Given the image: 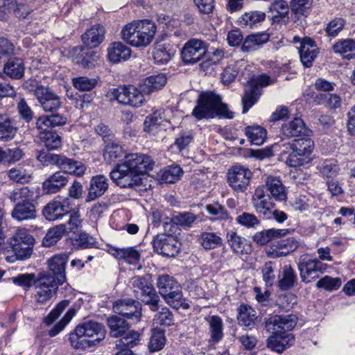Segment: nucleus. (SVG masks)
Masks as SVG:
<instances>
[{"instance_id": "a19ab883", "label": "nucleus", "mask_w": 355, "mask_h": 355, "mask_svg": "<svg viewBox=\"0 0 355 355\" xmlns=\"http://www.w3.org/2000/svg\"><path fill=\"white\" fill-rule=\"evenodd\" d=\"M34 243L23 244L21 245L14 244L12 248V255H7L6 260L9 262H15L16 260H26L33 254Z\"/></svg>"}, {"instance_id": "5fc2aeb1", "label": "nucleus", "mask_w": 355, "mask_h": 355, "mask_svg": "<svg viewBox=\"0 0 355 355\" xmlns=\"http://www.w3.org/2000/svg\"><path fill=\"white\" fill-rule=\"evenodd\" d=\"M9 179L17 183L28 182L31 178V173L21 165H17L7 171Z\"/></svg>"}, {"instance_id": "4c0bfd02", "label": "nucleus", "mask_w": 355, "mask_h": 355, "mask_svg": "<svg viewBox=\"0 0 355 355\" xmlns=\"http://www.w3.org/2000/svg\"><path fill=\"white\" fill-rule=\"evenodd\" d=\"M287 232L288 230L284 229H269L257 232L253 239L257 244L264 245L274 239L284 236Z\"/></svg>"}, {"instance_id": "bb28decb", "label": "nucleus", "mask_w": 355, "mask_h": 355, "mask_svg": "<svg viewBox=\"0 0 355 355\" xmlns=\"http://www.w3.org/2000/svg\"><path fill=\"white\" fill-rule=\"evenodd\" d=\"M167 82L166 76L164 73L152 75L145 78L139 87L145 94H150L162 89Z\"/></svg>"}, {"instance_id": "37998d69", "label": "nucleus", "mask_w": 355, "mask_h": 355, "mask_svg": "<svg viewBox=\"0 0 355 355\" xmlns=\"http://www.w3.org/2000/svg\"><path fill=\"white\" fill-rule=\"evenodd\" d=\"M266 18V14L259 10H251L245 12L238 20L239 24L241 27L252 28L258 23L263 21Z\"/></svg>"}, {"instance_id": "f8f14e48", "label": "nucleus", "mask_w": 355, "mask_h": 355, "mask_svg": "<svg viewBox=\"0 0 355 355\" xmlns=\"http://www.w3.org/2000/svg\"><path fill=\"white\" fill-rule=\"evenodd\" d=\"M154 250L165 257H175L180 251V243L171 235L157 234L153 241Z\"/></svg>"}, {"instance_id": "39448f33", "label": "nucleus", "mask_w": 355, "mask_h": 355, "mask_svg": "<svg viewBox=\"0 0 355 355\" xmlns=\"http://www.w3.org/2000/svg\"><path fill=\"white\" fill-rule=\"evenodd\" d=\"M156 33L155 24L148 19L133 21L121 31V38L136 47L146 46L153 41Z\"/></svg>"}, {"instance_id": "bf43d9fd", "label": "nucleus", "mask_w": 355, "mask_h": 355, "mask_svg": "<svg viewBox=\"0 0 355 355\" xmlns=\"http://www.w3.org/2000/svg\"><path fill=\"white\" fill-rule=\"evenodd\" d=\"M122 338L116 342V347L117 348H127L130 349L136 346L139 341L140 334L136 331H130L121 336Z\"/></svg>"}, {"instance_id": "20e7f679", "label": "nucleus", "mask_w": 355, "mask_h": 355, "mask_svg": "<svg viewBox=\"0 0 355 355\" xmlns=\"http://www.w3.org/2000/svg\"><path fill=\"white\" fill-rule=\"evenodd\" d=\"M192 115L198 120L211 119L220 116L232 119L234 114L227 105L222 102L221 97L214 92H202L198 96L197 105L192 111Z\"/></svg>"}, {"instance_id": "338daca9", "label": "nucleus", "mask_w": 355, "mask_h": 355, "mask_svg": "<svg viewBox=\"0 0 355 355\" xmlns=\"http://www.w3.org/2000/svg\"><path fill=\"white\" fill-rule=\"evenodd\" d=\"M339 171L337 162L334 159H326L320 166V172L324 176L333 178L336 176Z\"/></svg>"}, {"instance_id": "de8ad7c7", "label": "nucleus", "mask_w": 355, "mask_h": 355, "mask_svg": "<svg viewBox=\"0 0 355 355\" xmlns=\"http://www.w3.org/2000/svg\"><path fill=\"white\" fill-rule=\"evenodd\" d=\"M9 198L16 203H27L34 202V191L28 187L15 189L10 194Z\"/></svg>"}, {"instance_id": "ddd939ff", "label": "nucleus", "mask_w": 355, "mask_h": 355, "mask_svg": "<svg viewBox=\"0 0 355 355\" xmlns=\"http://www.w3.org/2000/svg\"><path fill=\"white\" fill-rule=\"evenodd\" d=\"M207 53L206 43L200 40L192 39L188 41L182 50V58L185 64L198 62Z\"/></svg>"}, {"instance_id": "f3484780", "label": "nucleus", "mask_w": 355, "mask_h": 355, "mask_svg": "<svg viewBox=\"0 0 355 355\" xmlns=\"http://www.w3.org/2000/svg\"><path fill=\"white\" fill-rule=\"evenodd\" d=\"M252 200L256 211L262 214L263 218L270 214V211L273 208L274 204L270 195L266 193L263 188L258 187L254 191Z\"/></svg>"}, {"instance_id": "c85d7f7f", "label": "nucleus", "mask_w": 355, "mask_h": 355, "mask_svg": "<svg viewBox=\"0 0 355 355\" xmlns=\"http://www.w3.org/2000/svg\"><path fill=\"white\" fill-rule=\"evenodd\" d=\"M17 128L14 120L6 114L0 113V141L12 140L17 132Z\"/></svg>"}, {"instance_id": "a878e982", "label": "nucleus", "mask_w": 355, "mask_h": 355, "mask_svg": "<svg viewBox=\"0 0 355 355\" xmlns=\"http://www.w3.org/2000/svg\"><path fill=\"white\" fill-rule=\"evenodd\" d=\"M289 6L284 0H275L269 7V17L273 21L286 23L288 21Z\"/></svg>"}, {"instance_id": "0eeeda50", "label": "nucleus", "mask_w": 355, "mask_h": 355, "mask_svg": "<svg viewBox=\"0 0 355 355\" xmlns=\"http://www.w3.org/2000/svg\"><path fill=\"white\" fill-rule=\"evenodd\" d=\"M156 285L159 294L171 307L175 309L189 307L183 297L182 286L174 277L168 275H160L157 279Z\"/></svg>"}, {"instance_id": "69168bd1", "label": "nucleus", "mask_w": 355, "mask_h": 355, "mask_svg": "<svg viewBox=\"0 0 355 355\" xmlns=\"http://www.w3.org/2000/svg\"><path fill=\"white\" fill-rule=\"evenodd\" d=\"M345 21L342 18H335L330 21L326 26L324 31L326 35L330 37H336L343 29Z\"/></svg>"}, {"instance_id": "4468645a", "label": "nucleus", "mask_w": 355, "mask_h": 355, "mask_svg": "<svg viewBox=\"0 0 355 355\" xmlns=\"http://www.w3.org/2000/svg\"><path fill=\"white\" fill-rule=\"evenodd\" d=\"M117 315L130 319L135 322L139 321L141 316V305L139 301L132 299H124L116 302L113 306Z\"/></svg>"}, {"instance_id": "c756f323", "label": "nucleus", "mask_w": 355, "mask_h": 355, "mask_svg": "<svg viewBox=\"0 0 355 355\" xmlns=\"http://www.w3.org/2000/svg\"><path fill=\"white\" fill-rule=\"evenodd\" d=\"M131 50L121 42H114L107 49V58L112 62H119L129 59Z\"/></svg>"}, {"instance_id": "473e14b6", "label": "nucleus", "mask_w": 355, "mask_h": 355, "mask_svg": "<svg viewBox=\"0 0 355 355\" xmlns=\"http://www.w3.org/2000/svg\"><path fill=\"white\" fill-rule=\"evenodd\" d=\"M24 66L23 61L18 58H10L4 64V73L12 79H21L24 74Z\"/></svg>"}, {"instance_id": "5701e85b", "label": "nucleus", "mask_w": 355, "mask_h": 355, "mask_svg": "<svg viewBox=\"0 0 355 355\" xmlns=\"http://www.w3.org/2000/svg\"><path fill=\"white\" fill-rule=\"evenodd\" d=\"M104 38L105 28L100 24L92 26L82 35L84 45L89 48L98 46L104 40Z\"/></svg>"}, {"instance_id": "2eb2a0df", "label": "nucleus", "mask_w": 355, "mask_h": 355, "mask_svg": "<svg viewBox=\"0 0 355 355\" xmlns=\"http://www.w3.org/2000/svg\"><path fill=\"white\" fill-rule=\"evenodd\" d=\"M324 269L322 263L318 259H304L298 263L301 279L305 283H309L318 277Z\"/></svg>"}, {"instance_id": "774afa93", "label": "nucleus", "mask_w": 355, "mask_h": 355, "mask_svg": "<svg viewBox=\"0 0 355 355\" xmlns=\"http://www.w3.org/2000/svg\"><path fill=\"white\" fill-rule=\"evenodd\" d=\"M13 284L28 290L35 284V275L33 273L19 274L11 278Z\"/></svg>"}, {"instance_id": "2f4dec72", "label": "nucleus", "mask_w": 355, "mask_h": 355, "mask_svg": "<svg viewBox=\"0 0 355 355\" xmlns=\"http://www.w3.org/2000/svg\"><path fill=\"white\" fill-rule=\"evenodd\" d=\"M297 281V276L291 265H285L278 281V287L281 291H288L293 288Z\"/></svg>"}, {"instance_id": "7c9ffc66", "label": "nucleus", "mask_w": 355, "mask_h": 355, "mask_svg": "<svg viewBox=\"0 0 355 355\" xmlns=\"http://www.w3.org/2000/svg\"><path fill=\"white\" fill-rule=\"evenodd\" d=\"M269 40V35L266 33H259L247 36L242 44L243 52H252L259 49Z\"/></svg>"}, {"instance_id": "9d476101", "label": "nucleus", "mask_w": 355, "mask_h": 355, "mask_svg": "<svg viewBox=\"0 0 355 355\" xmlns=\"http://www.w3.org/2000/svg\"><path fill=\"white\" fill-rule=\"evenodd\" d=\"M144 93L141 88L133 85L119 87L109 92L111 99H116L119 103L139 107L144 104Z\"/></svg>"}, {"instance_id": "f257e3e1", "label": "nucleus", "mask_w": 355, "mask_h": 355, "mask_svg": "<svg viewBox=\"0 0 355 355\" xmlns=\"http://www.w3.org/2000/svg\"><path fill=\"white\" fill-rule=\"evenodd\" d=\"M155 163L145 155L130 153L125 156L124 162L117 164L110 173L111 180L117 186L126 188L141 184L140 175L153 169Z\"/></svg>"}, {"instance_id": "e2e57ef3", "label": "nucleus", "mask_w": 355, "mask_h": 355, "mask_svg": "<svg viewBox=\"0 0 355 355\" xmlns=\"http://www.w3.org/2000/svg\"><path fill=\"white\" fill-rule=\"evenodd\" d=\"M34 243V238L24 229L18 230L10 239V244L11 246H13L14 244L21 245L23 244Z\"/></svg>"}, {"instance_id": "f03ea898", "label": "nucleus", "mask_w": 355, "mask_h": 355, "mask_svg": "<svg viewBox=\"0 0 355 355\" xmlns=\"http://www.w3.org/2000/svg\"><path fill=\"white\" fill-rule=\"evenodd\" d=\"M297 317L293 314L275 315L266 322V328L272 334L267 339V347L273 352L282 353L292 345L294 336L287 331H291L297 324Z\"/></svg>"}, {"instance_id": "412c9836", "label": "nucleus", "mask_w": 355, "mask_h": 355, "mask_svg": "<svg viewBox=\"0 0 355 355\" xmlns=\"http://www.w3.org/2000/svg\"><path fill=\"white\" fill-rule=\"evenodd\" d=\"M109 184L107 178L103 175H98L90 180L86 202L94 200L102 196L107 190Z\"/></svg>"}, {"instance_id": "3c124183", "label": "nucleus", "mask_w": 355, "mask_h": 355, "mask_svg": "<svg viewBox=\"0 0 355 355\" xmlns=\"http://www.w3.org/2000/svg\"><path fill=\"white\" fill-rule=\"evenodd\" d=\"M315 101L318 104L322 105L330 110H336L342 104L340 96L336 94H320L317 95Z\"/></svg>"}, {"instance_id": "6e6d98bb", "label": "nucleus", "mask_w": 355, "mask_h": 355, "mask_svg": "<svg viewBox=\"0 0 355 355\" xmlns=\"http://www.w3.org/2000/svg\"><path fill=\"white\" fill-rule=\"evenodd\" d=\"M199 241L207 250L215 249L222 243L221 238L214 232H202L199 236Z\"/></svg>"}, {"instance_id": "6e6552de", "label": "nucleus", "mask_w": 355, "mask_h": 355, "mask_svg": "<svg viewBox=\"0 0 355 355\" xmlns=\"http://www.w3.org/2000/svg\"><path fill=\"white\" fill-rule=\"evenodd\" d=\"M24 87L34 94L44 112H56L61 107L60 97L49 87L40 85L35 80H27Z\"/></svg>"}, {"instance_id": "052dcab7", "label": "nucleus", "mask_w": 355, "mask_h": 355, "mask_svg": "<svg viewBox=\"0 0 355 355\" xmlns=\"http://www.w3.org/2000/svg\"><path fill=\"white\" fill-rule=\"evenodd\" d=\"M165 344V336L164 331L155 329L153 331L148 348L150 352H155L161 350Z\"/></svg>"}, {"instance_id": "0e129e2a", "label": "nucleus", "mask_w": 355, "mask_h": 355, "mask_svg": "<svg viewBox=\"0 0 355 355\" xmlns=\"http://www.w3.org/2000/svg\"><path fill=\"white\" fill-rule=\"evenodd\" d=\"M155 324L161 326H171L173 324V315L167 307H162L154 316Z\"/></svg>"}, {"instance_id": "58836bf2", "label": "nucleus", "mask_w": 355, "mask_h": 355, "mask_svg": "<svg viewBox=\"0 0 355 355\" xmlns=\"http://www.w3.org/2000/svg\"><path fill=\"white\" fill-rule=\"evenodd\" d=\"M109 252L115 258L123 259L130 264L137 263L140 258V253L132 248L121 249L112 247L109 249Z\"/></svg>"}, {"instance_id": "423d86ee", "label": "nucleus", "mask_w": 355, "mask_h": 355, "mask_svg": "<svg viewBox=\"0 0 355 355\" xmlns=\"http://www.w3.org/2000/svg\"><path fill=\"white\" fill-rule=\"evenodd\" d=\"M104 327L94 321H87L78 325L69 336V341L75 349H85L104 339Z\"/></svg>"}, {"instance_id": "7ed1b4c3", "label": "nucleus", "mask_w": 355, "mask_h": 355, "mask_svg": "<svg viewBox=\"0 0 355 355\" xmlns=\"http://www.w3.org/2000/svg\"><path fill=\"white\" fill-rule=\"evenodd\" d=\"M278 147L281 150L282 159L285 158L286 164L291 167H298L310 162V155L314 148V142L310 138L304 136L282 144L275 143L272 146V148L275 150Z\"/></svg>"}, {"instance_id": "cd10ccee", "label": "nucleus", "mask_w": 355, "mask_h": 355, "mask_svg": "<svg viewBox=\"0 0 355 355\" xmlns=\"http://www.w3.org/2000/svg\"><path fill=\"white\" fill-rule=\"evenodd\" d=\"M107 324L110 329V336L118 338L124 336L130 328V324L121 316L114 315L107 319Z\"/></svg>"}, {"instance_id": "864d4df0", "label": "nucleus", "mask_w": 355, "mask_h": 355, "mask_svg": "<svg viewBox=\"0 0 355 355\" xmlns=\"http://www.w3.org/2000/svg\"><path fill=\"white\" fill-rule=\"evenodd\" d=\"M248 139L254 145H261L266 138V130L261 126H248L245 128Z\"/></svg>"}, {"instance_id": "9b49d317", "label": "nucleus", "mask_w": 355, "mask_h": 355, "mask_svg": "<svg viewBox=\"0 0 355 355\" xmlns=\"http://www.w3.org/2000/svg\"><path fill=\"white\" fill-rule=\"evenodd\" d=\"M227 177L231 188L236 192L241 193L247 190L252 178V172L243 166L236 164L228 169Z\"/></svg>"}, {"instance_id": "09e8293b", "label": "nucleus", "mask_w": 355, "mask_h": 355, "mask_svg": "<svg viewBox=\"0 0 355 355\" xmlns=\"http://www.w3.org/2000/svg\"><path fill=\"white\" fill-rule=\"evenodd\" d=\"M211 340L213 343L219 342L223 337V323L220 317L210 316L208 320Z\"/></svg>"}, {"instance_id": "c9c22d12", "label": "nucleus", "mask_w": 355, "mask_h": 355, "mask_svg": "<svg viewBox=\"0 0 355 355\" xmlns=\"http://www.w3.org/2000/svg\"><path fill=\"white\" fill-rule=\"evenodd\" d=\"M332 49L345 59L355 58V40L353 39L339 40L333 45Z\"/></svg>"}, {"instance_id": "b1692460", "label": "nucleus", "mask_w": 355, "mask_h": 355, "mask_svg": "<svg viewBox=\"0 0 355 355\" xmlns=\"http://www.w3.org/2000/svg\"><path fill=\"white\" fill-rule=\"evenodd\" d=\"M11 215L19 221L33 220L37 216L35 205L34 202L16 203Z\"/></svg>"}, {"instance_id": "393cba45", "label": "nucleus", "mask_w": 355, "mask_h": 355, "mask_svg": "<svg viewBox=\"0 0 355 355\" xmlns=\"http://www.w3.org/2000/svg\"><path fill=\"white\" fill-rule=\"evenodd\" d=\"M86 46H76L73 49V54H77L76 62L84 67H92L99 59V55L97 51Z\"/></svg>"}, {"instance_id": "8fccbe9b", "label": "nucleus", "mask_w": 355, "mask_h": 355, "mask_svg": "<svg viewBox=\"0 0 355 355\" xmlns=\"http://www.w3.org/2000/svg\"><path fill=\"white\" fill-rule=\"evenodd\" d=\"M40 139L47 150H55L61 147V137L53 131H41Z\"/></svg>"}, {"instance_id": "603ef678", "label": "nucleus", "mask_w": 355, "mask_h": 355, "mask_svg": "<svg viewBox=\"0 0 355 355\" xmlns=\"http://www.w3.org/2000/svg\"><path fill=\"white\" fill-rule=\"evenodd\" d=\"M49 150L42 149L37 151V159L43 166L55 165L60 168L63 155L52 153Z\"/></svg>"}, {"instance_id": "c03bdc74", "label": "nucleus", "mask_w": 355, "mask_h": 355, "mask_svg": "<svg viewBox=\"0 0 355 355\" xmlns=\"http://www.w3.org/2000/svg\"><path fill=\"white\" fill-rule=\"evenodd\" d=\"M64 233H67V225L65 224H60L49 229L43 239L42 245L46 248L54 245L60 240Z\"/></svg>"}, {"instance_id": "4d7b16f0", "label": "nucleus", "mask_w": 355, "mask_h": 355, "mask_svg": "<svg viewBox=\"0 0 355 355\" xmlns=\"http://www.w3.org/2000/svg\"><path fill=\"white\" fill-rule=\"evenodd\" d=\"M164 112L162 110L155 111L152 114L147 116L144 122L145 132H150L155 127L159 125L164 121Z\"/></svg>"}, {"instance_id": "a211bd4d", "label": "nucleus", "mask_w": 355, "mask_h": 355, "mask_svg": "<svg viewBox=\"0 0 355 355\" xmlns=\"http://www.w3.org/2000/svg\"><path fill=\"white\" fill-rule=\"evenodd\" d=\"M68 182L69 176L65 173L57 171L43 182V191L46 194L56 193L64 188Z\"/></svg>"}, {"instance_id": "dca6fc26", "label": "nucleus", "mask_w": 355, "mask_h": 355, "mask_svg": "<svg viewBox=\"0 0 355 355\" xmlns=\"http://www.w3.org/2000/svg\"><path fill=\"white\" fill-rule=\"evenodd\" d=\"M71 211L68 199L62 201L53 200L49 202L43 209L42 214L48 220H56L68 214Z\"/></svg>"}, {"instance_id": "72a5a7b5", "label": "nucleus", "mask_w": 355, "mask_h": 355, "mask_svg": "<svg viewBox=\"0 0 355 355\" xmlns=\"http://www.w3.org/2000/svg\"><path fill=\"white\" fill-rule=\"evenodd\" d=\"M60 168L66 174L80 177L85 174L87 167L82 162L69 158L63 155Z\"/></svg>"}, {"instance_id": "a18cd8bd", "label": "nucleus", "mask_w": 355, "mask_h": 355, "mask_svg": "<svg viewBox=\"0 0 355 355\" xmlns=\"http://www.w3.org/2000/svg\"><path fill=\"white\" fill-rule=\"evenodd\" d=\"M61 284L55 275H53L51 272H42L35 277L34 286L35 288L58 289V286Z\"/></svg>"}, {"instance_id": "680f3d73", "label": "nucleus", "mask_w": 355, "mask_h": 355, "mask_svg": "<svg viewBox=\"0 0 355 355\" xmlns=\"http://www.w3.org/2000/svg\"><path fill=\"white\" fill-rule=\"evenodd\" d=\"M182 173L180 166H171L162 172L161 180L166 183H174L180 178Z\"/></svg>"}, {"instance_id": "1a4fd4ad", "label": "nucleus", "mask_w": 355, "mask_h": 355, "mask_svg": "<svg viewBox=\"0 0 355 355\" xmlns=\"http://www.w3.org/2000/svg\"><path fill=\"white\" fill-rule=\"evenodd\" d=\"M132 287L137 297L148 305L150 311L159 310L160 298L149 279L144 277H135L132 279Z\"/></svg>"}, {"instance_id": "13d9d810", "label": "nucleus", "mask_w": 355, "mask_h": 355, "mask_svg": "<svg viewBox=\"0 0 355 355\" xmlns=\"http://www.w3.org/2000/svg\"><path fill=\"white\" fill-rule=\"evenodd\" d=\"M197 220V216L189 211L178 213L171 218V222L184 228L191 227Z\"/></svg>"}, {"instance_id": "6ab92c4d", "label": "nucleus", "mask_w": 355, "mask_h": 355, "mask_svg": "<svg viewBox=\"0 0 355 355\" xmlns=\"http://www.w3.org/2000/svg\"><path fill=\"white\" fill-rule=\"evenodd\" d=\"M68 258V255L65 253L53 256L48 261L49 270L45 272H51L55 275L60 284H63L66 280L65 265Z\"/></svg>"}, {"instance_id": "49530a36", "label": "nucleus", "mask_w": 355, "mask_h": 355, "mask_svg": "<svg viewBox=\"0 0 355 355\" xmlns=\"http://www.w3.org/2000/svg\"><path fill=\"white\" fill-rule=\"evenodd\" d=\"M227 240L228 244L235 253L240 254L248 253V244L245 239L239 236L236 232L233 231L227 232Z\"/></svg>"}, {"instance_id": "e433bc0d", "label": "nucleus", "mask_w": 355, "mask_h": 355, "mask_svg": "<svg viewBox=\"0 0 355 355\" xmlns=\"http://www.w3.org/2000/svg\"><path fill=\"white\" fill-rule=\"evenodd\" d=\"M257 318L255 311L251 306L246 304L240 305L237 316L240 325L251 329L254 326Z\"/></svg>"}, {"instance_id": "79ce46f5", "label": "nucleus", "mask_w": 355, "mask_h": 355, "mask_svg": "<svg viewBox=\"0 0 355 355\" xmlns=\"http://www.w3.org/2000/svg\"><path fill=\"white\" fill-rule=\"evenodd\" d=\"M125 156L123 149L120 145L112 141L105 145L103 157L107 164L115 163Z\"/></svg>"}, {"instance_id": "4be33fe9", "label": "nucleus", "mask_w": 355, "mask_h": 355, "mask_svg": "<svg viewBox=\"0 0 355 355\" xmlns=\"http://www.w3.org/2000/svg\"><path fill=\"white\" fill-rule=\"evenodd\" d=\"M309 129L300 118H294L282 126V134L286 137H304L307 135Z\"/></svg>"}, {"instance_id": "ea45409f", "label": "nucleus", "mask_w": 355, "mask_h": 355, "mask_svg": "<svg viewBox=\"0 0 355 355\" xmlns=\"http://www.w3.org/2000/svg\"><path fill=\"white\" fill-rule=\"evenodd\" d=\"M24 156V149L19 146L3 150L0 148V164H13Z\"/></svg>"}, {"instance_id": "aec40b11", "label": "nucleus", "mask_w": 355, "mask_h": 355, "mask_svg": "<svg viewBox=\"0 0 355 355\" xmlns=\"http://www.w3.org/2000/svg\"><path fill=\"white\" fill-rule=\"evenodd\" d=\"M299 53L303 65L306 67H311L318 53L315 42L309 37L304 38L299 48Z\"/></svg>"}, {"instance_id": "f704fd0d", "label": "nucleus", "mask_w": 355, "mask_h": 355, "mask_svg": "<svg viewBox=\"0 0 355 355\" xmlns=\"http://www.w3.org/2000/svg\"><path fill=\"white\" fill-rule=\"evenodd\" d=\"M266 185L268 191L275 200L283 201L286 199L285 187L279 178L274 176L267 177Z\"/></svg>"}]
</instances>
